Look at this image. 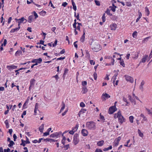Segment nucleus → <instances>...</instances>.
I'll use <instances>...</instances> for the list:
<instances>
[{
    "label": "nucleus",
    "mask_w": 152,
    "mask_h": 152,
    "mask_svg": "<svg viewBox=\"0 0 152 152\" xmlns=\"http://www.w3.org/2000/svg\"><path fill=\"white\" fill-rule=\"evenodd\" d=\"M88 91L87 88L86 86H83V90L82 91L83 92V94L86 93Z\"/></svg>",
    "instance_id": "obj_24"
},
{
    "label": "nucleus",
    "mask_w": 152,
    "mask_h": 152,
    "mask_svg": "<svg viewBox=\"0 0 152 152\" xmlns=\"http://www.w3.org/2000/svg\"><path fill=\"white\" fill-rule=\"evenodd\" d=\"M82 84L83 86H85L87 84V82L86 81H82Z\"/></svg>",
    "instance_id": "obj_45"
},
{
    "label": "nucleus",
    "mask_w": 152,
    "mask_h": 152,
    "mask_svg": "<svg viewBox=\"0 0 152 152\" xmlns=\"http://www.w3.org/2000/svg\"><path fill=\"white\" fill-rule=\"evenodd\" d=\"M125 79L127 81H129L131 83H133L134 81L133 78L128 75L125 76Z\"/></svg>",
    "instance_id": "obj_8"
},
{
    "label": "nucleus",
    "mask_w": 152,
    "mask_h": 152,
    "mask_svg": "<svg viewBox=\"0 0 152 152\" xmlns=\"http://www.w3.org/2000/svg\"><path fill=\"white\" fill-rule=\"evenodd\" d=\"M145 83L144 80H142L141 83V84L139 86V88L142 91H143V86L144 85Z\"/></svg>",
    "instance_id": "obj_14"
},
{
    "label": "nucleus",
    "mask_w": 152,
    "mask_h": 152,
    "mask_svg": "<svg viewBox=\"0 0 152 152\" xmlns=\"http://www.w3.org/2000/svg\"><path fill=\"white\" fill-rule=\"evenodd\" d=\"M34 15L35 16V18L37 19L38 17V15L37 14L36 12L35 11L33 12Z\"/></svg>",
    "instance_id": "obj_46"
},
{
    "label": "nucleus",
    "mask_w": 152,
    "mask_h": 152,
    "mask_svg": "<svg viewBox=\"0 0 152 152\" xmlns=\"http://www.w3.org/2000/svg\"><path fill=\"white\" fill-rule=\"evenodd\" d=\"M133 119L134 117L133 116H131L129 117V120L131 123H133Z\"/></svg>",
    "instance_id": "obj_33"
},
{
    "label": "nucleus",
    "mask_w": 152,
    "mask_h": 152,
    "mask_svg": "<svg viewBox=\"0 0 152 152\" xmlns=\"http://www.w3.org/2000/svg\"><path fill=\"white\" fill-rule=\"evenodd\" d=\"M53 77H55V78L56 81H57L58 79L59 78L58 75H56L53 76Z\"/></svg>",
    "instance_id": "obj_50"
},
{
    "label": "nucleus",
    "mask_w": 152,
    "mask_h": 152,
    "mask_svg": "<svg viewBox=\"0 0 152 152\" xmlns=\"http://www.w3.org/2000/svg\"><path fill=\"white\" fill-rule=\"evenodd\" d=\"M38 104L37 103H36L35 105V109L34 110V115H36L37 111V110L38 109Z\"/></svg>",
    "instance_id": "obj_21"
},
{
    "label": "nucleus",
    "mask_w": 152,
    "mask_h": 152,
    "mask_svg": "<svg viewBox=\"0 0 152 152\" xmlns=\"http://www.w3.org/2000/svg\"><path fill=\"white\" fill-rule=\"evenodd\" d=\"M141 117H142L143 118V120L144 121H147V119L145 117V116L143 114H141L140 115Z\"/></svg>",
    "instance_id": "obj_32"
},
{
    "label": "nucleus",
    "mask_w": 152,
    "mask_h": 152,
    "mask_svg": "<svg viewBox=\"0 0 152 152\" xmlns=\"http://www.w3.org/2000/svg\"><path fill=\"white\" fill-rule=\"evenodd\" d=\"M44 124H42L39 127V130L40 132L41 133L43 132V131L44 129Z\"/></svg>",
    "instance_id": "obj_19"
},
{
    "label": "nucleus",
    "mask_w": 152,
    "mask_h": 152,
    "mask_svg": "<svg viewBox=\"0 0 152 152\" xmlns=\"http://www.w3.org/2000/svg\"><path fill=\"white\" fill-rule=\"evenodd\" d=\"M27 69V68H21L18 70H16L15 71V72H18V71H20V70H23V69Z\"/></svg>",
    "instance_id": "obj_55"
},
{
    "label": "nucleus",
    "mask_w": 152,
    "mask_h": 152,
    "mask_svg": "<svg viewBox=\"0 0 152 152\" xmlns=\"http://www.w3.org/2000/svg\"><path fill=\"white\" fill-rule=\"evenodd\" d=\"M76 12H75V17L77 18V20H80V19H79V13H77V16H76Z\"/></svg>",
    "instance_id": "obj_43"
},
{
    "label": "nucleus",
    "mask_w": 152,
    "mask_h": 152,
    "mask_svg": "<svg viewBox=\"0 0 152 152\" xmlns=\"http://www.w3.org/2000/svg\"><path fill=\"white\" fill-rule=\"evenodd\" d=\"M19 30V28H16L14 29H12L10 31V33H14L15 31H17Z\"/></svg>",
    "instance_id": "obj_25"
},
{
    "label": "nucleus",
    "mask_w": 152,
    "mask_h": 152,
    "mask_svg": "<svg viewBox=\"0 0 152 152\" xmlns=\"http://www.w3.org/2000/svg\"><path fill=\"white\" fill-rule=\"evenodd\" d=\"M145 11L146 13L147 14V15L148 16V15L150 14V12L149 10L148 9L147 7H145Z\"/></svg>",
    "instance_id": "obj_38"
},
{
    "label": "nucleus",
    "mask_w": 152,
    "mask_h": 152,
    "mask_svg": "<svg viewBox=\"0 0 152 152\" xmlns=\"http://www.w3.org/2000/svg\"><path fill=\"white\" fill-rule=\"evenodd\" d=\"M61 132H55L53 134H51L50 135V137H58L59 135L61 134Z\"/></svg>",
    "instance_id": "obj_9"
},
{
    "label": "nucleus",
    "mask_w": 152,
    "mask_h": 152,
    "mask_svg": "<svg viewBox=\"0 0 152 152\" xmlns=\"http://www.w3.org/2000/svg\"><path fill=\"white\" fill-rule=\"evenodd\" d=\"M79 126L78 124H76L74 128H73L72 130H73L75 132L77 131V130L78 127Z\"/></svg>",
    "instance_id": "obj_26"
},
{
    "label": "nucleus",
    "mask_w": 152,
    "mask_h": 152,
    "mask_svg": "<svg viewBox=\"0 0 152 152\" xmlns=\"http://www.w3.org/2000/svg\"><path fill=\"white\" fill-rule=\"evenodd\" d=\"M7 43V40H6V39H5L4 40L3 44V45H4V46H5L6 45Z\"/></svg>",
    "instance_id": "obj_57"
},
{
    "label": "nucleus",
    "mask_w": 152,
    "mask_h": 152,
    "mask_svg": "<svg viewBox=\"0 0 152 152\" xmlns=\"http://www.w3.org/2000/svg\"><path fill=\"white\" fill-rule=\"evenodd\" d=\"M112 146H110L108 148H104V149H103V151H106L109 150L111 149H112Z\"/></svg>",
    "instance_id": "obj_31"
},
{
    "label": "nucleus",
    "mask_w": 152,
    "mask_h": 152,
    "mask_svg": "<svg viewBox=\"0 0 152 152\" xmlns=\"http://www.w3.org/2000/svg\"><path fill=\"white\" fill-rule=\"evenodd\" d=\"M121 139V137H118L116 139V142H119V141Z\"/></svg>",
    "instance_id": "obj_54"
},
{
    "label": "nucleus",
    "mask_w": 152,
    "mask_h": 152,
    "mask_svg": "<svg viewBox=\"0 0 152 152\" xmlns=\"http://www.w3.org/2000/svg\"><path fill=\"white\" fill-rule=\"evenodd\" d=\"M14 144V142L13 141L11 140L10 141V144L8 145V146L9 147H10L13 146Z\"/></svg>",
    "instance_id": "obj_29"
},
{
    "label": "nucleus",
    "mask_w": 152,
    "mask_h": 152,
    "mask_svg": "<svg viewBox=\"0 0 152 152\" xmlns=\"http://www.w3.org/2000/svg\"><path fill=\"white\" fill-rule=\"evenodd\" d=\"M86 56L88 57H90V55L88 51L87 50H86Z\"/></svg>",
    "instance_id": "obj_49"
},
{
    "label": "nucleus",
    "mask_w": 152,
    "mask_h": 152,
    "mask_svg": "<svg viewBox=\"0 0 152 152\" xmlns=\"http://www.w3.org/2000/svg\"><path fill=\"white\" fill-rule=\"evenodd\" d=\"M35 80L34 79H31L30 81V84L31 86H34V85Z\"/></svg>",
    "instance_id": "obj_22"
},
{
    "label": "nucleus",
    "mask_w": 152,
    "mask_h": 152,
    "mask_svg": "<svg viewBox=\"0 0 152 152\" xmlns=\"http://www.w3.org/2000/svg\"><path fill=\"white\" fill-rule=\"evenodd\" d=\"M117 117L118 118L119 122L122 124L123 122L125 121V119L122 116L120 112H118L117 113Z\"/></svg>",
    "instance_id": "obj_3"
},
{
    "label": "nucleus",
    "mask_w": 152,
    "mask_h": 152,
    "mask_svg": "<svg viewBox=\"0 0 152 152\" xmlns=\"http://www.w3.org/2000/svg\"><path fill=\"white\" fill-rule=\"evenodd\" d=\"M79 141V135L77 134H75L74 136L73 142L75 145L77 144Z\"/></svg>",
    "instance_id": "obj_4"
},
{
    "label": "nucleus",
    "mask_w": 152,
    "mask_h": 152,
    "mask_svg": "<svg viewBox=\"0 0 152 152\" xmlns=\"http://www.w3.org/2000/svg\"><path fill=\"white\" fill-rule=\"evenodd\" d=\"M86 126L90 129L94 130L95 129V124L93 121L87 122Z\"/></svg>",
    "instance_id": "obj_2"
},
{
    "label": "nucleus",
    "mask_w": 152,
    "mask_h": 152,
    "mask_svg": "<svg viewBox=\"0 0 152 152\" xmlns=\"http://www.w3.org/2000/svg\"><path fill=\"white\" fill-rule=\"evenodd\" d=\"M86 111V110L85 109H82L80 111V112L78 113L79 115L80 116V115L81 114V113H84Z\"/></svg>",
    "instance_id": "obj_27"
},
{
    "label": "nucleus",
    "mask_w": 152,
    "mask_h": 152,
    "mask_svg": "<svg viewBox=\"0 0 152 152\" xmlns=\"http://www.w3.org/2000/svg\"><path fill=\"white\" fill-rule=\"evenodd\" d=\"M90 62L91 65H94L95 64V62L93 60H90Z\"/></svg>",
    "instance_id": "obj_63"
},
{
    "label": "nucleus",
    "mask_w": 152,
    "mask_h": 152,
    "mask_svg": "<svg viewBox=\"0 0 152 152\" xmlns=\"http://www.w3.org/2000/svg\"><path fill=\"white\" fill-rule=\"evenodd\" d=\"M85 29L83 30V35L82 36L81 38L80 39V41L81 42H83L84 41L85 39Z\"/></svg>",
    "instance_id": "obj_17"
},
{
    "label": "nucleus",
    "mask_w": 152,
    "mask_h": 152,
    "mask_svg": "<svg viewBox=\"0 0 152 152\" xmlns=\"http://www.w3.org/2000/svg\"><path fill=\"white\" fill-rule=\"evenodd\" d=\"M132 58L134 59H137L138 57V54L137 53H135L134 56H132Z\"/></svg>",
    "instance_id": "obj_36"
},
{
    "label": "nucleus",
    "mask_w": 152,
    "mask_h": 152,
    "mask_svg": "<svg viewBox=\"0 0 152 152\" xmlns=\"http://www.w3.org/2000/svg\"><path fill=\"white\" fill-rule=\"evenodd\" d=\"M94 80H96L97 78V74L96 72H94Z\"/></svg>",
    "instance_id": "obj_58"
},
{
    "label": "nucleus",
    "mask_w": 152,
    "mask_h": 152,
    "mask_svg": "<svg viewBox=\"0 0 152 152\" xmlns=\"http://www.w3.org/2000/svg\"><path fill=\"white\" fill-rule=\"evenodd\" d=\"M138 133L139 134V135L140 137H142L143 136V134L141 132V131L139 129H138Z\"/></svg>",
    "instance_id": "obj_28"
},
{
    "label": "nucleus",
    "mask_w": 152,
    "mask_h": 152,
    "mask_svg": "<svg viewBox=\"0 0 152 152\" xmlns=\"http://www.w3.org/2000/svg\"><path fill=\"white\" fill-rule=\"evenodd\" d=\"M109 8H110L111 10L113 12H115V8H116L113 7H112V6H110Z\"/></svg>",
    "instance_id": "obj_44"
},
{
    "label": "nucleus",
    "mask_w": 152,
    "mask_h": 152,
    "mask_svg": "<svg viewBox=\"0 0 152 152\" xmlns=\"http://www.w3.org/2000/svg\"><path fill=\"white\" fill-rule=\"evenodd\" d=\"M65 57H60L57 59V60H61L65 59Z\"/></svg>",
    "instance_id": "obj_62"
},
{
    "label": "nucleus",
    "mask_w": 152,
    "mask_h": 152,
    "mask_svg": "<svg viewBox=\"0 0 152 152\" xmlns=\"http://www.w3.org/2000/svg\"><path fill=\"white\" fill-rule=\"evenodd\" d=\"M26 140L25 141V142L26 144H29L30 143V142L29 141L28 138L26 136Z\"/></svg>",
    "instance_id": "obj_47"
},
{
    "label": "nucleus",
    "mask_w": 152,
    "mask_h": 152,
    "mask_svg": "<svg viewBox=\"0 0 152 152\" xmlns=\"http://www.w3.org/2000/svg\"><path fill=\"white\" fill-rule=\"evenodd\" d=\"M81 132H82L83 135V136H85V137L86 136L88 135V131L86 130L85 129H83L82 130Z\"/></svg>",
    "instance_id": "obj_11"
},
{
    "label": "nucleus",
    "mask_w": 152,
    "mask_h": 152,
    "mask_svg": "<svg viewBox=\"0 0 152 152\" xmlns=\"http://www.w3.org/2000/svg\"><path fill=\"white\" fill-rule=\"evenodd\" d=\"M22 53V51L21 50H18L15 53V56H17V55H20V54H21Z\"/></svg>",
    "instance_id": "obj_30"
},
{
    "label": "nucleus",
    "mask_w": 152,
    "mask_h": 152,
    "mask_svg": "<svg viewBox=\"0 0 152 152\" xmlns=\"http://www.w3.org/2000/svg\"><path fill=\"white\" fill-rule=\"evenodd\" d=\"M116 105H114L111 107L109 109V113L110 114H112L116 111Z\"/></svg>",
    "instance_id": "obj_5"
},
{
    "label": "nucleus",
    "mask_w": 152,
    "mask_h": 152,
    "mask_svg": "<svg viewBox=\"0 0 152 152\" xmlns=\"http://www.w3.org/2000/svg\"><path fill=\"white\" fill-rule=\"evenodd\" d=\"M33 18L34 16L33 15H31V16H29L28 18V22H29V23H31L32 21Z\"/></svg>",
    "instance_id": "obj_23"
},
{
    "label": "nucleus",
    "mask_w": 152,
    "mask_h": 152,
    "mask_svg": "<svg viewBox=\"0 0 152 152\" xmlns=\"http://www.w3.org/2000/svg\"><path fill=\"white\" fill-rule=\"evenodd\" d=\"M137 32L136 31L134 32L132 34V37L134 38H135L137 37Z\"/></svg>",
    "instance_id": "obj_41"
},
{
    "label": "nucleus",
    "mask_w": 152,
    "mask_h": 152,
    "mask_svg": "<svg viewBox=\"0 0 152 152\" xmlns=\"http://www.w3.org/2000/svg\"><path fill=\"white\" fill-rule=\"evenodd\" d=\"M80 106L82 107H85V105L83 102H81L80 104Z\"/></svg>",
    "instance_id": "obj_48"
},
{
    "label": "nucleus",
    "mask_w": 152,
    "mask_h": 152,
    "mask_svg": "<svg viewBox=\"0 0 152 152\" xmlns=\"http://www.w3.org/2000/svg\"><path fill=\"white\" fill-rule=\"evenodd\" d=\"M68 71V70L67 69L65 68L64 70V74H63V75H65L66 73H67Z\"/></svg>",
    "instance_id": "obj_61"
},
{
    "label": "nucleus",
    "mask_w": 152,
    "mask_h": 152,
    "mask_svg": "<svg viewBox=\"0 0 152 152\" xmlns=\"http://www.w3.org/2000/svg\"><path fill=\"white\" fill-rule=\"evenodd\" d=\"M67 3L66 2H64L62 3V6H63L64 7H65L67 5Z\"/></svg>",
    "instance_id": "obj_60"
},
{
    "label": "nucleus",
    "mask_w": 152,
    "mask_h": 152,
    "mask_svg": "<svg viewBox=\"0 0 152 152\" xmlns=\"http://www.w3.org/2000/svg\"><path fill=\"white\" fill-rule=\"evenodd\" d=\"M105 12L110 16H111L112 15V14L110 13V10L109 9H107Z\"/></svg>",
    "instance_id": "obj_34"
},
{
    "label": "nucleus",
    "mask_w": 152,
    "mask_h": 152,
    "mask_svg": "<svg viewBox=\"0 0 152 152\" xmlns=\"http://www.w3.org/2000/svg\"><path fill=\"white\" fill-rule=\"evenodd\" d=\"M148 56L147 55H145L142 58L141 61H140V63L141 62L142 63H145V62L146 61L148 58Z\"/></svg>",
    "instance_id": "obj_12"
},
{
    "label": "nucleus",
    "mask_w": 152,
    "mask_h": 152,
    "mask_svg": "<svg viewBox=\"0 0 152 152\" xmlns=\"http://www.w3.org/2000/svg\"><path fill=\"white\" fill-rule=\"evenodd\" d=\"M104 141L103 140H102L97 142V145L99 146H101L104 144Z\"/></svg>",
    "instance_id": "obj_15"
},
{
    "label": "nucleus",
    "mask_w": 152,
    "mask_h": 152,
    "mask_svg": "<svg viewBox=\"0 0 152 152\" xmlns=\"http://www.w3.org/2000/svg\"><path fill=\"white\" fill-rule=\"evenodd\" d=\"M21 141H22V143L20 144V145H23V146H25L26 145V144H25L26 142H25V141L22 139Z\"/></svg>",
    "instance_id": "obj_40"
},
{
    "label": "nucleus",
    "mask_w": 152,
    "mask_h": 152,
    "mask_svg": "<svg viewBox=\"0 0 152 152\" xmlns=\"http://www.w3.org/2000/svg\"><path fill=\"white\" fill-rule=\"evenodd\" d=\"M15 20H16V21H18L19 22V23H23L24 21V20H25L26 21L25 23L26 22V19H25L24 17H22L20 19H15Z\"/></svg>",
    "instance_id": "obj_13"
},
{
    "label": "nucleus",
    "mask_w": 152,
    "mask_h": 152,
    "mask_svg": "<svg viewBox=\"0 0 152 152\" xmlns=\"http://www.w3.org/2000/svg\"><path fill=\"white\" fill-rule=\"evenodd\" d=\"M128 97L129 98L130 101L134 103V105H136V102L135 100L132 99L130 96L129 95L128 96Z\"/></svg>",
    "instance_id": "obj_16"
},
{
    "label": "nucleus",
    "mask_w": 152,
    "mask_h": 152,
    "mask_svg": "<svg viewBox=\"0 0 152 152\" xmlns=\"http://www.w3.org/2000/svg\"><path fill=\"white\" fill-rule=\"evenodd\" d=\"M105 13H104L102 15V19L103 22H104L105 21Z\"/></svg>",
    "instance_id": "obj_35"
},
{
    "label": "nucleus",
    "mask_w": 152,
    "mask_h": 152,
    "mask_svg": "<svg viewBox=\"0 0 152 152\" xmlns=\"http://www.w3.org/2000/svg\"><path fill=\"white\" fill-rule=\"evenodd\" d=\"M64 148H65V150H67L68 148H69V145H64Z\"/></svg>",
    "instance_id": "obj_51"
},
{
    "label": "nucleus",
    "mask_w": 152,
    "mask_h": 152,
    "mask_svg": "<svg viewBox=\"0 0 152 152\" xmlns=\"http://www.w3.org/2000/svg\"><path fill=\"white\" fill-rule=\"evenodd\" d=\"M57 42H58L57 40V39H56L55 40L54 43H53V47H55L57 43Z\"/></svg>",
    "instance_id": "obj_53"
},
{
    "label": "nucleus",
    "mask_w": 152,
    "mask_h": 152,
    "mask_svg": "<svg viewBox=\"0 0 152 152\" xmlns=\"http://www.w3.org/2000/svg\"><path fill=\"white\" fill-rule=\"evenodd\" d=\"M49 134V133H48L47 132L43 133V136H46Z\"/></svg>",
    "instance_id": "obj_56"
},
{
    "label": "nucleus",
    "mask_w": 152,
    "mask_h": 152,
    "mask_svg": "<svg viewBox=\"0 0 152 152\" xmlns=\"http://www.w3.org/2000/svg\"><path fill=\"white\" fill-rule=\"evenodd\" d=\"M95 152H103V151L100 149L97 148L95 150Z\"/></svg>",
    "instance_id": "obj_52"
},
{
    "label": "nucleus",
    "mask_w": 152,
    "mask_h": 152,
    "mask_svg": "<svg viewBox=\"0 0 152 152\" xmlns=\"http://www.w3.org/2000/svg\"><path fill=\"white\" fill-rule=\"evenodd\" d=\"M120 64L122 65L123 67H124L125 66V65L124 62V61L122 60H121L120 61Z\"/></svg>",
    "instance_id": "obj_42"
},
{
    "label": "nucleus",
    "mask_w": 152,
    "mask_h": 152,
    "mask_svg": "<svg viewBox=\"0 0 152 152\" xmlns=\"http://www.w3.org/2000/svg\"><path fill=\"white\" fill-rule=\"evenodd\" d=\"M104 58L106 59H111V62L112 63V65H114L115 60L113 58H112V57L109 56H105L104 57Z\"/></svg>",
    "instance_id": "obj_10"
},
{
    "label": "nucleus",
    "mask_w": 152,
    "mask_h": 152,
    "mask_svg": "<svg viewBox=\"0 0 152 152\" xmlns=\"http://www.w3.org/2000/svg\"><path fill=\"white\" fill-rule=\"evenodd\" d=\"M91 46L92 49L95 52H98L101 49V48L98 42L96 40H93L90 44Z\"/></svg>",
    "instance_id": "obj_1"
},
{
    "label": "nucleus",
    "mask_w": 152,
    "mask_h": 152,
    "mask_svg": "<svg viewBox=\"0 0 152 152\" xmlns=\"http://www.w3.org/2000/svg\"><path fill=\"white\" fill-rule=\"evenodd\" d=\"M7 68L9 70H11L12 68V66H7Z\"/></svg>",
    "instance_id": "obj_64"
},
{
    "label": "nucleus",
    "mask_w": 152,
    "mask_h": 152,
    "mask_svg": "<svg viewBox=\"0 0 152 152\" xmlns=\"http://www.w3.org/2000/svg\"><path fill=\"white\" fill-rule=\"evenodd\" d=\"M94 1L96 5L99 6L100 5V1H99L95 0Z\"/></svg>",
    "instance_id": "obj_39"
},
{
    "label": "nucleus",
    "mask_w": 152,
    "mask_h": 152,
    "mask_svg": "<svg viewBox=\"0 0 152 152\" xmlns=\"http://www.w3.org/2000/svg\"><path fill=\"white\" fill-rule=\"evenodd\" d=\"M42 59L41 58H39L38 59H33L31 62L32 63H38L39 64H41L42 62Z\"/></svg>",
    "instance_id": "obj_7"
},
{
    "label": "nucleus",
    "mask_w": 152,
    "mask_h": 152,
    "mask_svg": "<svg viewBox=\"0 0 152 152\" xmlns=\"http://www.w3.org/2000/svg\"><path fill=\"white\" fill-rule=\"evenodd\" d=\"M6 126V128H8L9 127V123L8 121L7 120H6L4 122Z\"/></svg>",
    "instance_id": "obj_37"
},
{
    "label": "nucleus",
    "mask_w": 152,
    "mask_h": 152,
    "mask_svg": "<svg viewBox=\"0 0 152 152\" xmlns=\"http://www.w3.org/2000/svg\"><path fill=\"white\" fill-rule=\"evenodd\" d=\"M110 96L106 93H103L101 96L102 101H105L107 99L110 98Z\"/></svg>",
    "instance_id": "obj_6"
},
{
    "label": "nucleus",
    "mask_w": 152,
    "mask_h": 152,
    "mask_svg": "<svg viewBox=\"0 0 152 152\" xmlns=\"http://www.w3.org/2000/svg\"><path fill=\"white\" fill-rule=\"evenodd\" d=\"M13 137L14 138V140L15 141H16L17 138V137L15 134H14L13 135Z\"/></svg>",
    "instance_id": "obj_59"
},
{
    "label": "nucleus",
    "mask_w": 152,
    "mask_h": 152,
    "mask_svg": "<svg viewBox=\"0 0 152 152\" xmlns=\"http://www.w3.org/2000/svg\"><path fill=\"white\" fill-rule=\"evenodd\" d=\"M117 25L116 24H113L112 25H111L110 26L111 28V30H115L117 27Z\"/></svg>",
    "instance_id": "obj_18"
},
{
    "label": "nucleus",
    "mask_w": 152,
    "mask_h": 152,
    "mask_svg": "<svg viewBox=\"0 0 152 152\" xmlns=\"http://www.w3.org/2000/svg\"><path fill=\"white\" fill-rule=\"evenodd\" d=\"M62 107L61 108V110H60V113L62 112L63 110L64 109V108H65V103H64V102H62Z\"/></svg>",
    "instance_id": "obj_20"
}]
</instances>
